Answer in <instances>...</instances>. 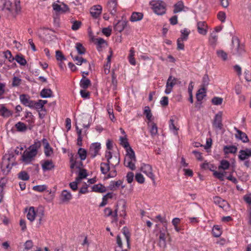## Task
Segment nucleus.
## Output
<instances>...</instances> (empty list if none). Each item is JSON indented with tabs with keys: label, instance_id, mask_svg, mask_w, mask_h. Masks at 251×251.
<instances>
[{
	"label": "nucleus",
	"instance_id": "nucleus-56",
	"mask_svg": "<svg viewBox=\"0 0 251 251\" xmlns=\"http://www.w3.org/2000/svg\"><path fill=\"white\" fill-rule=\"evenodd\" d=\"M212 232L214 236L219 237L221 234V231L218 226H214Z\"/></svg>",
	"mask_w": 251,
	"mask_h": 251
},
{
	"label": "nucleus",
	"instance_id": "nucleus-38",
	"mask_svg": "<svg viewBox=\"0 0 251 251\" xmlns=\"http://www.w3.org/2000/svg\"><path fill=\"white\" fill-rule=\"evenodd\" d=\"M15 127L17 131L20 132H25L27 130V126L24 123L19 122L15 125Z\"/></svg>",
	"mask_w": 251,
	"mask_h": 251
},
{
	"label": "nucleus",
	"instance_id": "nucleus-57",
	"mask_svg": "<svg viewBox=\"0 0 251 251\" xmlns=\"http://www.w3.org/2000/svg\"><path fill=\"white\" fill-rule=\"evenodd\" d=\"M136 180L139 183H143L145 181V178L140 173H137L135 176Z\"/></svg>",
	"mask_w": 251,
	"mask_h": 251
},
{
	"label": "nucleus",
	"instance_id": "nucleus-18",
	"mask_svg": "<svg viewBox=\"0 0 251 251\" xmlns=\"http://www.w3.org/2000/svg\"><path fill=\"white\" fill-rule=\"evenodd\" d=\"M60 198L62 203H68L72 200V195L69 191L64 190L62 191Z\"/></svg>",
	"mask_w": 251,
	"mask_h": 251
},
{
	"label": "nucleus",
	"instance_id": "nucleus-46",
	"mask_svg": "<svg viewBox=\"0 0 251 251\" xmlns=\"http://www.w3.org/2000/svg\"><path fill=\"white\" fill-rule=\"evenodd\" d=\"M76 132L78 135L77 138V145L81 146L82 145V137L81 136L82 130L79 128L78 126H76Z\"/></svg>",
	"mask_w": 251,
	"mask_h": 251
},
{
	"label": "nucleus",
	"instance_id": "nucleus-22",
	"mask_svg": "<svg viewBox=\"0 0 251 251\" xmlns=\"http://www.w3.org/2000/svg\"><path fill=\"white\" fill-rule=\"evenodd\" d=\"M91 188L92 191L99 193H104L107 190L106 187L100 183L94 184L92 186Z\"/></svg>",
	"mask_w": 251,
	"mask_h": 251
},
{
	"label": "nucleus",
	"instance_id": "nucleus-39",
	"mask_svg": "<svg viewBox=\"0 0 251 251\" xmlns=\"http://www.w3.org/2000/svg\"><path fill=\"white\" fill-rule=\"evenodd\" d=\"M216 53L218 57L221 58L223 61L227 60V54L223 50H217Z\"/></svg>",
	"mask_w": 251,
	"mask_h": 251
},
{
	"label": "nucleus",
	"instance_id": "nucleus-61",
	"mask_svg": "<svg viewBox=\"0 0 251 251\" xmlns=\"http://www.w3.org/2000/svg\"><path fill=\"white\" fill-rule=\"evenodd\" d=\"M201 167L205 170H210L213 171L212 169L214 168L212 164H209L208 162H205L201 165Z\"/></svg>",
	"mask_w": 251,
	"mask_h": 251
},
{
	"label": "nucleus",
	"instance_id": "nucleus-30",
	"mask_svg": "<svg viewBox=\"0 0 251 251\" xmlns=\"http://www.w3.org/2000/svg\"><path fill=\"white\" fill-rule=\"evenodd\" d=\"M123 181L121 180H119L116 181H112L110 182L109 188L111 190L115 191L121 185H122Z\"/></svg>",
	"mask_w": 251,
	"mask_h": 251
},
{
	"label": "nucleus",
	"instance_id": "nucleus-6",
	"mask_svg": "<svg viewBox=\"0 0 251 251\" xmlns=\"http://www.w3.org/2000/svg\"><path fill=\"white\" fill-rule=\"evenodd\" d=\"M90 120L91 117L88 114H82L79 115L76 119L75 128L76 129V126L88 128L90 126Z\"/></svg>",
	"mask_w": 251,
	"mask_h": 251
},
{
	"label": "nucleus",
	"instance_id": "nucleus-55",
	"mask_svg": "<svg viewBox=\"0 0 251 251\" xmlns=\"http://www.w3.org/2000/svg\"><path fill=\"white\" fill-rule=\"evenodd\" d=\"M22 80L18 77L14 76L12 79V85L13 87L19 86L21 83Z\"/></svg>",
	"mask_w": 251,
	"mask_h": 251
},
{
	"label": "nucleus",
	"instance_id": "nucleus-8",
	"mask_svg": "<svg viewBox=\"0 0 251 251\" xmlns=\"http://www.w3.org/2000/svg\"><path fill=\"white\" fill-rule=\"evenodd\" d=\"M231 52L234 55H240L244 52V46L241 45L238 39L232 38Z\"/></svg>",
	"mask_w": 251,
	"mask_h": 251
},
{
	"label": "nucleus",
	"instance_id": "nucleus-32",
	"mask_svg": "<svg viewBox=\"0 0 251 251\" xmlns=\"http://www.w3.org/2000/svg\"><path fill=\"white\" fill-rule=\"evenodd\" d=\"M71 55L74 61L76 62V64L77 65H81L83 63H86L87 62L86 59L77 55L74 56L73 53H71Z\"/></svg>",
	"mask_w": 251,
	"mask_h": 251
},
{
	"label": "nucleus",
	"instance_id": "nucleus-43",
	"mask_svg": "<svg viewBox=\"0 0 251 251\" xmlns=\"http://www.w3.org/2000/svg\"><path fill=\"white\" fill-rule=\"evenodd\" d=\"M87 176V173L86 170L81 169L80 170L78 176L76 178V181H80L82 179L86 177Z\"/></svg>",
	"mask_w": 251,
	"mask_h": 251
},
{
	"label": "nucleus",
	"instance_id": "nucleus-11",
	"mask_svg": "<svg viewBox=\"0 0 251 251\" xmlns=\"http://www.w3.org/2000/svg\"><path fill=\"white\" fill-rule=\"evenodd\" d=\"M19 98L23 104L31 108H32L34 100H31L28 95L22 94L20 96Z\"/></svg>",
	"mask_w": 251,
	"mask_h": 251
},
{
	"label": "nucleus",
	"instance_id": "nucleus-45",
	"mask_svg": "<svg viewBox=\"0 0 251 251\" xmlns=\"http://www.w3.org/2000/svg\"><path fill=\"white\" fill-rule=\"evenodd\" d=\"M75 49L79 54H83L85 52V49L82 45L79 43H77L75 45Z\"/></svg>",
	"mask_w": 251,
	"mask_h": 251
},
{
	"label": "nucleus",
	"instance_id": "nucleus-27",
	"mask_svg": "<svg viewBox=\"0 0 251 251\" xmlns=\"http://www.w3.org/2000/svg\"><path fill=\"white\" fill-rule=\"evenodd\" d=\"M143 14L140 12H133L131 17L130 21L132 22H137L142 19Z\"/></svg>",
	"mask_w": 251,
	"mask_h": 251
},
{
	"label": "nucleus",
	"instance_id": "nucleus-34",
	"mask_svg": "<svg viewBox=\"0 0 251 251\" xmlns=\"http://www.w3.org/2000/svg\"><path fill=\"white\" fill-rule=\"evenodd\" d=\"M125 159H132V160L136 159L134 152L130 147L126 149V154Z\"/></svg>",
	"mask_w": 251,
	"mask_h": 251
},
{
	"label": "nucleus",
	"instance_id": "nucleus-47",
	"mask_svg": "<svg viewBox=\"0 0 251 251\" xmlns=\"http://www.w3.org/2000/svg\"><path fill=\"white\" fill-rule=\"evenodd\" d=\"M144 114L146 115L148 120L151 121L152 118V114L151 109L149 106H145L144 111Z\"/></svg>",
	"mask_w": 251,
	"mask_h": 251
},
{
	"label": "nucleus",
	"instance_id": "nucleus-54",
	"mask_svg": "<svg viewBox=\"0 0 251 251\" xmlns=\"http://www.w3.org/2000/svg\"><path fill=\"white\" fill-rule=\"evenodd\" d=\"M151 126L150 132L151 136L156 135L157 133V127L156 125L154 123H151Z\"/></svg>",
	"mask_w": 251,
	"mask_h": 251
},
{
	"label": "nucleus",
	"instance_id": "nucleus-19",
	"mask_svg": "<svg viewBox=\"0 0 251 251\" xmlns=\"http://www.w3.org/2000/svg\"><path fill=\"white\" fill-rule=\"evenodd\" d=\"M167 235H169V234L166 235L164 232H160L159 233L158 245L163 249L167 247L166 238Z\"/></svg>",
	"mask_w": 251,
	"mask_h": 251
},
{
	"label": "nucleus",
	"instance_id": "nucleus-21",
	"mask_svg": "<svg viewBox=\"0 0 251 251\" xmlns=\"http://www.w3.org/2000/svg\"><path fill=\"white\" fill-rule=\"evenodd\" d=\"M13 112L8 109L4 104H0V116L8 118L12 116Z\"/></svg>",
	"mask_w": 251,
	"mask_h": 251
},
{
	"label": "nucleus",
	"instance_id": "nucleus-64",
	"mask_svg": "<svg viewBox=\"0 0 251 251\" xmlns=\"http://www.w3.org/2000/svg\"><path fill=\"white\" fill-rule=\"evenodd\" d=\"M126 178L127 182L131 183L134 179V174L132 172H128L126 175Z\"/></svg>",
	"mask_w": 251,
	"mask_h": 251
},
{
	"label": "nucleus",
	"instance_id": "nucleus-58",
	"mask_svg": "<svg viewBox=\"0 0 251 251\" xmlns=\"http://www.w3.org/2000/svg\"><path fill=\"white\" fill-rule=\"evenodd\" d=\"M80 165H82L81 162L77 163L76 161H74L73 158H71L70 167L72 169L75 168H80Z\"/></svg>",
	"mask_w": 251,
	"mask_h": 251
},
{
	"label": "nucleus",
	"instance_id": "nucleus-10",
	"mask_svg": "<svg viewBox=\"0 0 251 251\" xmlns=\"http://www.w3.org/2000/svg\"><path fill=\"white\" fill-rule=\"evenodd\" d=\"M198 32L201 35L205 36L208 32V25L204 21H199L197 24Z\"/></svg>",
	"mask_w": 251,
	"mask_h": 251
},
{
	"label": "nucleus",
	"instance_id": "nucleus-62",
	"mask_svg": "<svg viewBox=\"0 0 251 251\" xmlns=\"http://www.w3.org/2000/svg\"><path fill=\"white\" fill-rule=\"evenodd\" d=\"M56 58L57 60L63 61L66 59L63 53L60 50L56 51Z\"/></svg>",
	"mask_w": 251,
	"mask_h": 251
},
{
	"label": "nucleus",
	"instance_id": "nucleus-37",
	"mask_svg": "<svg viewBox=\"0 0 251 251\" xmlns=\"http://www.w3.org/2000/svg\"><path fill=\"white\" fill-rule=\"evenodd\" d=\"M230 166L229 162L226 160H222L220 161V165H219V170H227Z\"/></svg>",
	"mask_w": 251,
	"mask_h": 251
},
{
	"label": "nucleus",
	"instance_id": "nucleus-29",
	"mask_svg": "<svg viewBox=\"0 0 251 251\" xmlns=\"http://www.w3.org/2000/svg\"><path fill=\"white\" fill-rule=\"evenodd\" d=\"M236 137L241 140H242L244 143H247L249 141V139L247 134L243 132L242 131L237 130V134H236Z\"/></svg>",
	"mask_w": 251,
	"mask_h": 251
},
{
	"label": "nucleus",
	"instance_id": "nucleus-63",
	"mask_svg": "<svg viewBox=\"0 0 251 251\" xmlns=\"http://www.w3.org/2000/svg\"><path fill=\"white\" fill-rule=\"evenodd\" d=\"M81 25V23L79 21H75L73 23L72 29L73 30H76L79 28Z\"/></svg>",
	"mask_w": 251,
	"mask_h": 251
},
{
	"label": "nucleus",
	"instance_id": "nucleus-13",
	"mask_svg": "<svg viewBox=\"0 0 251 251\" xmlns=\"http://www.w3.org/2000/svg\"><path fill=\"white\" fill-rule=\"evenodd\" d=\"M42 169L43 172L50 171L54 169L55 166L51 160H42L41 162Z\"/></svg>",
	"mask_w": 251,
	"mask_h": 251
},
{
	"label": "nucleus",
	"instance_id": "nucleus-28",
	"mask_svg": "<svg viewBox=\"0 0 251 251\" xmlns=\"http://www.w3.org/2000/svg\"><path fill=\"white\" fill-rule=\"evenodd\" d=\"M224 151L225 154L235 153L237 148L234 146H226L224 147Z\"/></svg>",
	"mask_w": 251,
	"mask_h": 251
},
{
	"label": "nucleus",
	"instance_id": "nucleus-26",
	"mask_svg": "<svg viewBox=\"0 0 251 251\" xmlns=\"http://www.w3.org/2000/svg\"><path fill=\"white\" fill-rule=\"evenodd\" d=\"M91 84L90 80L86 78L85 76L83 75L82 78L80 81V86L83 89H87Z\"/></svg>",
	"mask_w": 251,
	"mask_h": 251
},
{
	"label": "nucleus",
	"instance_id": "nucleus-3",
	"mask_svg": "<svg viewBox=\"0 0 251 251\" xmlns=\"http://www.w3.org/2000/svg\"><path fill=\"white\" fill-rule=\"evenodd\" d=\"M41 147V143L40 141H35L33 144L30 146L24 151L21 158L22 162L25 164H30L37 155Z\"/></svg>",
	"mask_w": 251,
	"mask_h": 251
},
{
	"label": "nucleus",
	"instance_id": "nucleus-12",
	"mask_svg": "<svg viewBox=\"0 0 251 251\" xmlns=\"http://www.w3.org/2000/svg\"><path fill=\"white\" fill-rule=\"evenodd\" d=\"M141 171L146 174L151 180H154V176L152 173V167L149 164H143L141 168Z\"/></svg>",
	"mask_w": 251,
	"mask_h": 251
},
{
	"label": "nucleus",
	"instance_id": "nucleus-53",
	"mask_svg": "<svg viewBox=\"0 0 251 251\" xmlns=\"http://www.w3.org/2000/svg\"><path fill=\"white\" fill-rule=\"evenodd\" d=\"M223 98L217 97H214L211 100L212 103L215 105L221 104L223 102Z\"/></svg>",
	"mask_w": 251,
	"mask_h": 251
},
{
	"label": "nucleus",
	"instance_id": "nucleus-35",
	"mask_svg": "<svg viewBox=\"0 0 251 251\" xmlns=\"http://www.w3.org/2000/svg\"><path fill=\"white\" fill-rule=\"evenodd\" d=\"M110 164L108 162L100 164V170L103 174H106L110 171Z\"/></svg>",
	"mask_w": 251,
	"mask_h": 251
},
{
	"label": "nucleus",
	"instance_id": "nucleus-7",
	"mask_svg": "<svg viewBox=\"0 0 251 251\" xmlns=\"http://www.w3.org/2000/svg\"><path fill=\"white\" fill-rule=\"evenodd\" d=\"M180 37L177 40V48L178 50H183L184 49L183 42L188 39L190 31L187 28H184L180 30Z\"/></svg>",
	"mask_w": 251,
	"mask_h": 251
},
{
	"label": "nucleus",
	"instance_id": "nucleus-42",
	"mask_svg": "<svg viewBox=\"0 0 251 251\" xmlns=\"http://www.w3.org/2000/svg\"><path fill=\"white\" fill-rule=\"evenodd\" d=\"M25 118L27 119L26 121L30 125L34 123V117L31 112L29 111L25 112Z\"/></svg>",
	"mask_w": 251,
	"mask_h": 251
},
{
	"label": "nucleus",
	"instance_id": "nucleus-25",
	"mask_svg": "<svg viewBox=\"0 0 251 251\" xmlns=\"http://www.w3.org/2000/svg\"><path fill=\"white\" fill-rule=\"evenodd\" d=\"M117 7V2L116 0H110L108 2V7L109 11H110L112 15H115L116 12V8Z\"/></svg>",
	"mask_w": 251,
	"mask_h": 251
},
{
	"label": "nucleus",
	"instance_id": "nucleus-51",
	"mask_svg": "<svg viewBox=\"0 0 251 251\" xmlns=\"http://www.w3.org/2000/svg\"><path fill=\"white\" fill-rule=\"evenodd\" d=\"M32 108H35L37 110L41 109V110L45 111V108L42 106L39 100L37 101H33V107Z\"/></svg>",
	"mask_w": 251,
	"mask_h": 251
},
{
	"label": "nucleus",
	"instance_id": "nucleus-14",
	"mask_svg": "<svg viewBox=\"0 0 251 251\" xmlns=\"http://www.w3.org/2000/svg\"><path fill=\"white\" fill-rule=\"evenodd\" d=\"M102 7L100 5L93 6L90 9L91 16L94 18H98L101 14Z\"/></svg>",
	"mask_w": 251,
	"mask_h": 251
},
{
	"label": "nucleus",
	"instance_id": "nucleus-5",
	"mask_svg": "<svg viewBox=\"0 0 251 251\" xmlns=\"http://www.w3.org/2000/svg\"><path fill=\"white\" fill-rule=\"evenodd\" d=\"M44 216V211L42 210H40L39 211L36 210L35 208L33 207H30L26 215L27 218L30 222H33L36 217H39V224H41V221L43 216Z\"/></svg>",
	"mask_w": 251,
	"mask_h": 251
},
{
	"label": "nucleus",
	"instance_id": "nucleus-50",
	"mask_svg": "<svg viewBox=\"0 0 251 251\" xmlns=\"http://www.w3.org/2000/svg\"><path fill=\"white\" fill-rule=\"evenodd\" d=\"M47 189V186L46 185H41L34 186L33 187V190L39 192H42Z\"/></svg>",
	"mask_w": 251,
	"mask_h": 251
},
{
	"label": "nucleus",
	"instance_id": "nucleus-20",
	"mask_svg": "<svg viewBox=\"0 0 251 251\" xmlns=\"http://www.w3.org/2000/svg\"><path fill=\"white\" fill-rule=\"evenodd\" d=\"M43 144L44 146V152L46 156H50L53 153L52 148L50 146L49 143L46 139L44 138L42 140Z\"/></svg>",
	"mask_w": 251,
	"mask_h": 251
},
{
	"label": "nucleus",
	"instance_id": "nucleus-44",
	"mask_svg": "<svg viewBox=\"0 0 251 251\" xmlns=\"http://www.w3.org/2000/svg\"><path fill=\"white\" fill-rule=\"evenodd\" d=\"M16 61L22 65H25L26 64V61L22 55H17L15 59Z\"/></svg>",
	"mask_w": 251,
	"mask_h": 251
},
{
	"label": "nucleus",
	"instance_id": "nucleus-36",
	"mask_svg": "<svg viewBox=\"0 0 251 251\" xmlns=\"http://www.w3.org/2000/svg\"><path fill=\"white\" fill-rule=\"evenodd\" d=\"M218 40V35L215 31H213L210 33L209 41L211 45H215Z\"/></svg>",
	"mask_w": 251,
	"mask_h": 251
},
{
	"label": "nucleus",
	"instance_id": "nucleus-17",
	"mask_svg": "<svg viewBox=\"0 0 251 251\" xmlns=\"http://www.w3.org/2000/svg\"><path fill=\"white\" fill-rule=\"evenodd\" d=\"M101 148L100 144L98 143L92 144L90 148L89 153L92 157H95Z\"/></svg>",
	"mask_w": 251,
	"mask_h": 251
},
{
	"label": "nucleus",
	"instance_id": "nucleus-40",
	"mask_svg": "<svg viewBox=\"0 0 251 251\" xmlns=\"http://www.w3.org/2000/svg\"><path fill=\"white\" fill-rule=\"evenodd\" d=\"M79 157L81 160H84L87 156V151L86 150L83 148H79L77 152Z\"/></svg>",
	"mask_w": 251,
	"mask_h": 251
},
{
	"label": "nucleus",
	"instance_id": "nucleus-24",
	"mask_svg": "<svg viewBox=\"0 0 251 251\" xmlns=\"http://www.w3.org/2000/svg\"><path fill=\"white\" fill-rule=\"evenodd\" d=\"M126 24L127 23L125 21H120L115 25L114 29L121 32L125 28Z\"/></svg>",
	"mask_w": 251,
	"mask_h": 251
},
{
	"label": "nucleus",
	"instance_id": "nucleus-49",
	"mask_svg": "<svg viewBox=\"0 0 251 251\" xmlns=\"http://www.w3.org/2000/svg\"><path fill=\"white\" fill-rule=\"evenodd\" d=\"M213 171V175L216 178H218L220 180H224V177L225 175H226V172H221L218 171Z\"/></svg>",
	"mask_w": 251,
	"mask_h": 251
},
{
	"label": "nucleus",
	"instance_id": "nucleus-60",
	"mask_svg": "<svg viewBox=\"0 0 251 251\" xmlns=\"http://www.w3.org/2000/svg\"><path fill=\"white\" fill-rule=\"evenodd\" d=\"M123 234H124L125 239H126L127 247L128 248H129L130 234L129 232L125 228L123 230Z\"/></svg>",
	"mask_w": 251,
	"mask_h": 251
},
{
	"label": "nucleus",
	"instance_id": "nucleus-2",
	"mask_svg": "<svg viewBox=\"0 0 251 251\" xmlns=\"http://www.w3.org/2000/svg\"><path fill=\"white\" fill-rule=\"evenodd\" d=\"M41 147V143L40 141H35L33 144L30 146L24 151L21 158L22 162L25 164H30L37 155Z\"/></svg>",
	"mask_w": 251,
	"mask_h": 251
},
{
	"label": "nucleus",
	"instance_id": "nucleus-52",
	"mask_svg": "<svg viewBox=\"0 0 251 251\" xmlns=\"http://www.w3.org/2000/svg\"><path fill=\"white\" fill-rule=\"evenodd\" d=\"M120 141L121 145L123 146L124 148L127 149L129 147H130L126 138L124 137H120Z\"/></svg>",
	"mask_w": 251,
	"mask_h": 251
},
{
	"label": "nucleus",
	"instance_id": "nucleus-33",
	"mask_svg": "<svg viewBox=\"0 0 251 251\" xmlns=\"http://www.w3.org/2000/svg\"><path fill=\"white\" fill-rule=\"evenodd\" d=\"M184 6L183 3L181 1L177 2L174 5V13H177L183 10Z\"/></svg>",
	"mask_w": 251,
	"mask_h": 251
},
{
	"label": "nucleus",
	"instance_id": "nucleus-23",
	"mask_svg": "<svg viewBox=\"0 0 251 251\" xmlns=\"http://www.w3.org/2000/svg\"><path fill=\"white\" fill-rule=\"evenodd\" d=\"M251 156V150L246 149L245 150H241L239 151V158L241 160H244Z\"/></svg>",
	"mask_w": 251,
	"mask_h": 251
},
{
	"label": "nucleus",
	"instance_id": "nucleus-9",
	"mask_svg": "<svg viewBox=\"0 0 251 251\" xmlns=\"http://www.w3.org/2000/svg\"><path fill=\"white\" fill-rule=\"evenodd\" d=\"M177 81L178 80L177 78L173 77L171 75L169 77L167 81L166 89L165 91V93L166 94H169L172 92L173 87L177 83Z\"/></svg>",
	"mask_w": 251,
	"mask_h": 251
},
{
	"label": "nucleus",
	"instance_id": "nucleus-4",
	"mask_svg": "<svg viewBox=\"0 0 251 251\" xmlns=\"http://www.w3.org/2000/svg\"><path fill=\"white\" fill-rule=\"evenodd\" d=\"M152 9L154 12L158 15H162L165 13L166 4L161 0H153L150 2Z\"/></svg>",
	"mask_w": 251,
	"mask_h": 251
},
{
	"label": "nucleus",
	"instance_id": "nucleus-16",
	"mask_svg": "<svg viewBox=\"0 0 251 251\" xmlns=\"http://www.w3.org/2000/svg\"><path fill=\"white\" fill-rule=\"evenodd\" d=\"M213 201L216 205H218L220 208L224 209H226L229 206V204L227 202L224 200H223L220 197L217 196L214 197Z\"/></svg>",
	"mask_w": 251,
	"mask_h": 251
},
{
	"label": "nucleus",
	"instance_id": "nucleus-59",
	"mask_svg": "<svg viewBox=\"0 0 251 251\" xmlns=\"http://www.w3.org/2000/svg\"><path fill=\"white\" fill-rule=\"evenodd\" d=\"M126 206L125 202L122 204L121 209L119 211L120 216L123 217H125L126 216Z\"/></svg>",
	"mask_w": 251,
	"mask_h": 251
},
{
	"label": "nucleus",
	"instance_id": "nucleus-15",
	"mask_svg": "<svg viewBox=\"0 0 251 251\" xmlns=\"http://www.w3.org/2000/svg\"><path fill=\"white\" fill-rule=\"evenodd\" d=\"M213 126L217 128L221 129L223 126L222 124V113L218 112L215 115L214 120L213 123Z\"/></svg>",
	"mask_w": 251,
	"mask_h": 251
},
{
	"label": "nucleus",
	"instance_id": "nucleus-48",
	"mask_svg": "<svg viewBox=\"0 0 251 251\" xmlns=\"http://www.w3.org/2000/svg\"><path fill=\"white\" fill-rule=\"evenodd\" d=\"M18 177L23 180H27L29 178L28 174L25 171H22L18 174Z\"/></svg>",
	"mask_w": 251,
	"mask_h": 251
},
{
	"label": "nucleus",
	"instance_id": "nucleus-1",
	"mask_svg": "<svg viewBox=\"0 0 251 251\" xmlns=\"http://www.w3.org/2000/svg\"><path fill=\"white\" fill-rule=\"evenodd\" d=\"M0 10L8 15L16 17L21 11L20 0H1Z\"/></svg>",
	"mask_w": 251,
	"mask_h": 251
},
{
	"label": "nucleus",
	"instance_id": "nucleus-31",
	"mask_svg": "<svg viewBox=\"0 0 251 251\" xmlns=\"http://www.w3.org/2000/svg\"><path fill=\"white\" fill-rule=\"evenodd\" d=\"M136 161V159L132 160V159H125L124 164L126 167H128L132 170H134L135 169V163Z\"/></svg>",
	"mask_w": 251,
	"mask_h": 251
},
{
	"label": "nucleus",
	"instance_id": "nucleus-41",
	"mask_svg": "<svg viewBox=\"0 0 251 251\" xmlns=\"http://www.w3.org/2000/svg\"><path fill=\"white\" fill-rule=\"evenodd\" d=\"M40 95L42 98L50 97L52 95V91L50 89H44L41 91Z\"/></svg>",
	"mask_w": 251,
	"mask_h": 251
}]
</instances>
